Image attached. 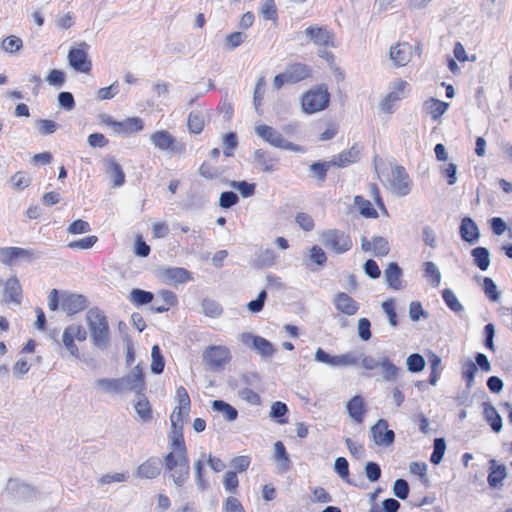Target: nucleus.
Wrapping results in <instances>:
<instances>
[{
  "label": "nucleus",
  "mask_w": 512,
  "mask_h": 512,
  "mask_svg": "<svg viewBox=\"0 0 512 512\" xmlns=\"http://www.w3.org/2000/svg\"><path fill=\"white\" fill-rule=\"evenodd\" d=\"M97 386L103 393L107 394H121L126 390L141 394L145 390V381L141 370H137L123 378L99 379Z\"/></svg>",
  "instance_id": "nucleus-1"
},
{
  "label": "nucleus",
  "mask_w": 512,
  "mask_h": 512,
  "mask_svg": "<svg viewBox=\"0 0 512 512\" xmlns=\"http://www.w3.org/2000/svg\"><path fill=\"white\" fill-rule=\"evenodd\" d=\"M91 340L94 346L105 349L110 341V328L107 316L99 308H91L85 315Z\"/></svg>",
  "instance_id": "nucleus-2"
},
{
  "label": "nucleus",
  "mask_w": 512,
  "mask_h": 512,
  "mask_svg": "<svg viewBox=\"0 0 512 512\" xmlns=\"http://www.w3.org/2000/svg\"><path fill=\"white\" fill-rule=\"evenodd\" d=\"M301 108L306 114L325 110L330 103V93L325 84H319L305 91L301 96Z\"/></svg>",
  "instance_id": "nucleus-3"
},
{
  "label": "nucleus",
  "mask_w": 512,
  "mask_h": 512,
  "mask_svg": "<svg viewBox=\"0 0 512 512\" xmlns=\"http://www.w3.org/2000/svg\"><path fill=\"white\" fill-rule=\"evenodd\" d=\"M313 76L311 66L301 63H290L283 73L274 77L273 85L276 89L282 88L285 84H297L299 82L310 79Z\"/></svg>",
  "instance_id": "nucleus-4"
},
{
  "label": "nucleus",
  "mask_w": 512,
  "mask_h": 512,
  "mask_svg": "<svg viewBox=\"0 0 512 512\" xmlns=\"http://www.w3.org/2000/svg\"><path fill=\"white\" fill-rule=\"evenodd\" d=\"M164 461L165 467L170 472V476L173 478L174 483L178 486L183 485L190 475L188 454H167Z\"/></svg>",
  "instance_id": "nucleus-5"
},
{
  "label": "nucleus",
  "mask_w": 512,
  "mask_h": 512,
  "mask_svg": "<svg viewBox=\"0 0 512 512\" xmlns=\"http://www.w3.org/2000/svg\"><path fill=\"white\" fill-rule=\"evenodd\" d=\"M205 366L212 371H220L231 361V352L224 345H210L202 354Z\"/></svg>",
  "instance_id": "nucleus-6"
},
{
  "label": "nucleus",
  "mask_w": 512,
  "mask_h": 512,
  "mask_svg": "<svg viewBox=\"0 0 512 512\" xmlns=\"http://www.w3.org/2000/svg\"><path fill=\"white\" fill-rule=\"evenodd\" d=\"M322 241L327 249L337 254L349 251L353 245L349 234L338 229H331L323 232Z\"/></svg>",
  "instance_id": "nucleus-7"
},
{
  "label": "nucleus",
  "mask_w": 512,
  "mask_h": 512,
  "mask_svg": "<svg viewBox=\"0 0 512 512\" xmlns=\"http://www.w3.org/2000/svg\"><path fill=\"white\" fill-rule=\"evenodd\" d=\"M177 405L170 415L172 427H183L184 419L188 416L191 409V400L185 387L180 386L176 390Z\"/></svg>",
  "instance_id": "nucleus-8"
},
{
  "label": "nucleus",
  "mask_w": 512,
  "mask_h": 512,
  "mask_svg": "<svg viewBox=\"0 0 512 512\" xmlns=\"http://www.w3.org/2000/svg\"><path fill=\"white\" fill-rule=\"evenodd\" d=\"M87 339V332L85 328L80 324L68 325L62 335V341L65 348L74 357L80 356V351L76 342L83 343Z\"/></svg>",
  "instance_id": "nucleus-9"
},
{
  "label": "nucleus",
  "mask_w": 512,
  "mask_h": 512,
  "mask_svg": "<svg viewBox=\"0 0 512 512\" xmlns=\"http://www.w3.org/2000/svg\"><path fill=\"white\" fill-rule=\"evenodd\" d=\"M257 134L272 146L294 152L302 151V148L287 141L283 135L268 125H260L256 128Z\"/></svg>",
  "instance_id": "nucleus-10"
},
{
  "label": "nucleus",
  "mask_w": 512,
  "mask_h": 512,
  "mask_svg": "<svg viewBox=\"0 0 512 512\" xmlns=\"http://www.w3.org/2000/svg\"><path fill=\"white\" fill-rule=\"evenodd\" d=\"M150 138L154 146L159 150H170L178 154H182L186 150L185 144L177 142L175 137L167 130L156 131L151 134Z\"/></svg>",
  "instance_id": "nucleus-11"
},
{
  "label": "nucleus",
  "mask_w": 512,
  "mask_h": 512,
  "mask_svg": "<svg viewBox=\"0 0 512 512\" xmlns=\"http://www.w3.org/2000/svg\"><path fill=\"white\" fill-rule=\"evenodd\" d=\"M103 122L119 135H131L144 129V122L140 117H129L123 121H116L107 117Z\"/></svg>",
  "instance_id": "nucleus-12"
},
{
  "label": "nucleus",
  "mask_w": 512,
  "mask_h": 512,
  "mask_svg": "<svg viewBox=\"0 0 512 512\" xmlns=\"http://www.w3.org/2000/svg\"><path fill=\"white\" fill-rule=\"evenodd\" d=\"M87 48L86 43H81L78 48H72L68 53L69 64L76 71L88 73L91 70V62L86 52Z\"/></svg>",
  "instance_id": "nucleus-13"
},
{
  "label": "nucleus",
  "mask_w": 512,
  "mask_h": 512,
  "mask_svg": "<svg viewBox=\"0 0 512 512\" xmlns=\"http://www.w3.org/2000/svg\"><path fill=\"white\" fill-rule=\"evenodd\" d=\"M385 419H379L370 429L373 441L379 446H389L394 442L395 434L388 428Z\"/></svg>",
  "instance_id": "nucleus-14"
},
{
  "label": "nucleus",
  "mask_w": 512,
  "mask_h": 512,
  "mask_svg": "<svg viewBox=\"0 0 512 512\" xmlns=\"http://www.w3.org/2000/svg\"><path fill=\"white\" fill-rule=\"evenodd\" d=\"M408 87L409 84L405 80L398 79L394 81L391 91L381 103L382 110L386 113H392L395 102L404 98Z\"/></svg>",
  "instance_id": "nucleus-15"
},
{
  "label": "nucleus",
  "mask_w": 512,
  "mask_h": 512,
  "mask_svg": "<svg viewBox=\"0 0 512 512\" xmlns=\"http://www.w3.org/2000/svg\"><path fill=\"white\" fill-rule=\"evenodd\" d=\"M391 186L399 196H405L410 192L411 181L403 166H396L393 168Z\"/></svg>",
  "instance_id": "nucleus-16"
},
{
  "label": "nucleus",
  "mask_w": 512,
  "mask_h": 512,
  "mask_svg": "<svg viewBox=\"0 0 512 512\" xmlns=\"http://www.w3.org/2000/svg\"><path fill=\"white\" fill-rule=\"evenodd\" d=\"M60 307L68 315H74L87 307V301L82 295L64 293L61 296Z\"/></svg>",
  "instance_id": "nucleus-17"
},
{
  "label": "nucleus",
  "mask_w": 512,
  "mask_h": 512,
  "mask_svg": "<svg viewBox=\"0 0 512 512\" xmlns=\"http://www.w3.org/2000/svg\"><path fill=\"white\" fill-rule=\"evenodd\" d=\"M33 252L20 247H2L0 248V262L11 266L20 259H31Z\"/></svg>",
  "instance_id": "nucleus-18"
},
{
  "label": "nucleus",
  "mask_w": 512,
  "mask_h": 512,
  "mask_svg": "<svg viewBox=\"0 0 512 512\" xmlns=\"http://www.w3.org/2000/svg\"><path fill=\"white\" fill-rule=\"evenodd\" d=\"M3 297L7 303H14L16 305L21 304L23 298V290L17 277L13 276L5 281Z\"/></svg>",
  "instance_id": "nucleus-19"
},
{
  "label": "nucleus",
  "mask_w": 512,
  "mask_h": 512,
  "mask_svg": "<svg viewBox=\"0 0 512 512\" xmlns=\"http://www.w3.org/2000/svg\"><path fill=\"white\" fill-rule=\"evenodd\" d=\"M333 302L337 311L347 316L355 315L359 309L358 303L344 292L337 293Z\"/></svg>",
  "instance_id": "nucleus-20"
},
{
  "label": "nucleus",
  "mask_w": 512,
  "mask_h": 512,
  "mask_svg": "<svg viewBox=\"0 0 512 512\" xmlns=\"http://www.w3.org/2000/svg\"><path fill=\"white\" fill-rule=\"evenodd\" d=\"M347 412L351 419L357 423L362 424L366 414V406L362 396H353L346 405Z\"/></svg>",
  "instance_id": "nucleus-21"
},
{
  "label": "nucleus",
  "mask_w": 512,
  "mask_h": 512,
  "mask_svg": "<svg viewBox=\"0 0 512 512\" xmlns=\"http://www.w3.org/2000/svg\"><path fill=\"white\" fill-rule=\"evenodd\" d=\"M162 277L169 284H182L192 279L191 273L181 267H169L162 270Z\"/></svg>",
  "instance_id": "nucleus-22"
},
{
  "label": "nucleus",
  "mask_w": 512,
  "mask_h": 512,
  "mask_svg": "<svg viewBox=\"0 0 512 512\" xmlns=\"http://www.w3.org/2000/svg\"><path fill=\"white\" fill-rule=\"evenodd\" d=\"M254 160L263 172H273L278 168V158L266 150L257 149Z\"/></svg>",
  "instance_id": "nucleus-23"
},
{
  "label": "nucleus",
  "mask_w": 512,
  "mask_h": 512,
  "mask_svg": "<svg viewBox=\"0 0 512 512\" xmlns=\"http://www.w3.org/2000/svg\"><path fill=\"white\" fill-rule=\"evenodd\" d=\"M361 148L355 144L349 149L343 150L333 157V166L346 167L350 164L356 163L360 158Z\"/></svg>",
  "instance_id": "nucleus-24"
},
{
  "label": "nucleus",
  "mask_w": 512,
  "mask_h": 512,
  "mask_svg": "<svg viewBox=\"0 0 512 512\" xmlns=\"http://www.w3.org/2000/svg\"><path fill=\"white\" fill-rule=\"evenodd\" d=\"M171 452L168 454L185 455L188 454L183 436V427H172L169 434Z\"/></svg>",
  "instance_id": "nucleus-25"
},
{
  "label": "nucleus",
  "mask_w": 512,
  "mask_h": 512,
  "mask_svg": "<svg viewBox=\"0 0 512 512\" xmlns=\"http://www.w3.org/2000/svg\"><path fill=\"white\" fill-rule=\"evenodd\" d=\"M361 246L364 251H372L376 257L386 256L390 251L389 243L383 237H374L372 241L364 238Z\"/></svg>",
  "instance_id": "nucleus-26"
},
{
  "label": "nucleus",
  "mask_w": 512,
  "mask_h": 512,
  "mask_svg": "<svg viewBox=\"0 0 512 512\" xmlns=\"http://www.w3.org/2000/svg\"><path fill=\"white\" fill-rule=\"evenodd\" d=\"M412 47L408 43H398L390 49V57L398 66H405L411 57Z\"/></svg>",
  "instance_id": "nucleus-27"
},
{
  "label": "nucleus",
  "mask_w": 512,
  "mask_h": 512,
  "mask_svg": "<svg viewBox=\"0 0 512 512\" xmlns=\"http://www.w3.org/2000/svg\"><path fill=\"white\" fill-rule=\"evenodd\" d=\"M402 269L395 262L389 263L384 271V276L389 288L400 290L402 288Z\"/></svg>",
  "instance_id": "nucleus-28"
},
{
  "label": "nucleus",
  "mask_w": 512,
  "mask_h": 512,
  "mask_svg": "<svg viewBox=\"0 0 512 512\" xmlns=\"http://www.w3.org/2000/svg\"><path fill=\"white\" fill-rule=\"evenodd\" d=\"M490 472L487 481L490 487L497 488L502 485L503 480L506 478L507 470L505 465L497 464L495 460H490Z\"/></svg>",
  "instance_id": "nucleus-29"
},
{
  "label": "nucleus",
  "mask_w": 512,
  "mask_h": 512,
  "mask_svg": "<svg viewBox=\"0 0 512 512\" xmlns=\"http://www.w3.org/2000/svg\"><path fill=\"white\" fill-rule=\"evenodd\" d=\"M460 235L464 241L469 243H474L479 239V229L470 217L462 219L460 224Z\"/></svg>",
  "instance_id": "nucleus-30"
},
{
  "label": "nucleus",
  "mask_w": 512,
  "mask_h": 512,
  "mask_svg": "<svg viewBox=\"0 0 512 512\" xmlns=\"http://www.w3.org/2000/svg\"><path fill=\"white\" fill-rule=\"evenodd\" d=\"M158 297L161 300V304L153 307V310L156 313L167 312L178 303L176 294L170 290H160L158 292Z\"/></svg>",
  "instance_id": "nucleus-31"
},
{
  "label": "nucleus",
  "mask_w": 512,
  "mask_h": 512,
  "mask_svg": "<svg viewBox=\"0 0 512 512\" xmlns=\"http://www.w3.org/2000/svg\"><path fill=\"white\" fill-rule=\"evenodd\" d=\"M483 415L487 423L490 425L495 433L500 432L502 429V418L490 403L483 404Z\"/></svg>",
  "instance_id": "nucleus-32"
},
{
  "label": "nucleus",
  "mask_w": 512,
  "mask_h": 512,
  "mask_svg": "<svg viewBox=\"0 0 512 512\" xmlns=\"http://www.w3.org/2000/svg\"><path fill=\"white\" fill-rule=\"evenodd\" d=\"M140 395L141 397L135 402L134 408L143 422H149L153 418L152 406L147 397L143 395V392Z\"/></svg>",
  "instance_id": "nucleus-33"
},
{
  "label": "nucleus",
  "mask_w": 512,
  "mask_h": 512,
  "mask_svg": "<svg viewBox=\"0 0 512 512\" xmlns=\"http://www.w3.org/2000/svg\"><path fill=\"white\" fill-rule=\"evenodd\" d=\"M200 176L207 180H214L219 178L224 172L225 169L216 165V163L211 161H204L198 169Z\"/></svg>",
  "instance_id": "nucleus-34"
},
{
  "label": "nucleus",
  "mask_w": 512,
  "mask_h": 512,
  "mask_svg": "<svg viewBox=\"0 0 512 512\" xmlns=\"http://www.w3.org/2000/svg\"><path fill=\"white\" fill-rule=\"evenodd\" d=\"M354 204L357 206L359 213L368 219H375L378 217L377 210L372 206V203L365 199L363 196L357 195L354 197Z\"/></svg>",
  "instance_id": "nucleus-35"
},
{
  "label": "nucleus",
  "mask_w": 512,
  "mask_h": 512,
  "mask_svg": "<svg viewBox=\"0 0 512 512\" xmlns=\"http://www.w3.org/2000/svg\"><path fill=\"white\" fill-rule=\"evenodd\" d=\"M471 255L474 264L481 270L486 271L490 265V254L485 247H476L472 249Z\"/></svg>",
  "instance_id": "nucleus-36"
},
{
  "label": "nucleus",
  "mask_w": 512,
  "mask_h": 512,
  "mask_svg": "<svg viewBox=\"0 0 512 512\" xmlns=\"http://www.w3.org/2000/svg\"><path fill=\"white\" fill-rule=\"evenodd\" d=\"M427 112L434 119H439L448 109L449 104L436 98H431L425 103Z\"/></svg>",
  "instance_id": "nucleus-37"
},
{
  "label": "nucleus",
  "mask_w": 512,
  "mask_h": 512,
  "mask_svg": "<svg viewBox=\"0 0 512 512\" xmlns=\"http://www.w3.org/2000/svg\"><path fill=\"white\" fill-rule=\"evenodd\" d=\"M205 127V116L201 111H191L188 116V128L193 134H200Z\"/></svg>",
  "instance_id": "nucleus-38"
},
{
  "label": "nucleus",
  "mask_w": 512,
  "mask_h": 512,
  "mask_svg": "<svg viewBox=\"0 0 512 512\" xmlns=\"http://www.w3.org/2000/svg\"><path fill=\"white\" fill-rule=\"evenodd\" d=\"M154 294L139 288L133 289L129 294V301L135 306H142L153 301Z\"/></svg>",
  "instance_id": "nucleus-39"
},
{
  "label": "nucleus",
  "mask_w": 512,
  "mask_h": 512,
  "mask_svg": "<svg viewBox=\"0 0 512 512\" xmlns=\"http://www.w3.org/2000/svg\"><path fill=\"white\" fill-rule=\"evenodd\" d=\"M138 475L143 478L152 479L160 473L158 462L155 459H148L138 467Z\"/></svg>",
  "instance_id": "nucleus-40"
},
{
  "label": "nucleus",
  "mask_w": 512,
  "mask_h": 512,
  "mask_svg": "<svg viewBox=\"0 0 512 512\" xmlns=\"http://www.w3.org/2000/svg\"><path fill=\"white\" fill-rule=\"evenodd\" d=\"M212 407L214 410L221 412L224 419L227 421H234L238 416L237 410L232 405L222 400L213 401Z\"/></svg>",
  "instance_id": "nucleus-41"
},
{
  "label": "nucleus",
  "mask_w": 512,
  "mask_h": 512,
  "mask_svg": "<svg viewBox=\"0 0 512 512\" xmlns=\"http://www.w3.org/2000/svg\"><path fill=\"white\" fill-rule=\"evenodd\" d=\"M379 367H381L383 372V378L386 381H394L397 379L399 375V368L395 364H393L389 358H382Z\"/></svg>",
  "instance_id": "nucleus-42"
},
{
  "label": "nucleus",
  "mask_w": 512,
  "mask_h": 512,
  "mask_svg": "<svg viewBox=\"0 0 512 512\" xmlns=\"http://www.w3.org/2000/svg\"><path fill=\"white\" fill-rule=\"evenodd\" d=\"M476 373L477 366L473 361L468 360L462 364L461 375L467 388H471L473 386Z\"/></svg>",
  "instance_id": "nucleus-43"
},
{
  "label": "nucleus",
  "mask_w": 512,
  "mask_h": 512,
  "mask_svg": "<svg viewBox=\"0 0 512 512\" xmlns=\"http://www.w3.org/2000/svg\"><path fill=\"white\" fill-rule=\"evenodd\" d=\"M201 306L203 309V313L205 314V316L209 318H218L219 316H221L223 312V308L221 307V305L213 299H203Z\"/></svg>",
  "instance_id": "nucleus-44"
},
{
  "label": "nucleus",
  "mask_w": 512,
  "mask_h": 512,
  "mask_svg": "<svg viewBox=\"0 0 512 512\" xmlns=\"http://www.w3.org/2000/svg\"><path fill=\"white\" fill-rule=\"evenodd\" d=\"M253 346L262 356L265 357H270L275 352L273 344L261 336L253 337Z\"/></svg>",
  "instance_id": "nucleus-45"
},
{
  "label": "nucleus",
  "mask_w": 512,
  "mask_h": 512,
  "mask_svg": "<svg viewBox=\"0 0 512 512\" xmlns=\"http://www.w3.org/2000/svg\"><path fill=\"white\" fill-rule=\"evenodd\" d=\"M151 357V371L155 374L162 373L165 367V361L158 345L152 347Z\"/></svg>",
  "instance_id": "nucleus-46"
},
{
  "label": "nucleus",
  "mask_w": 512,
  "mask_h": 512,
  "mask_svg": "<svg viewBox=\"0 0 512 512\" xmlns=\"http://www.w3.org/2000/svg\"><path fill=\"white\" fill-rule=\"evenodd\" d=\"M22 40L15 34H10L8 37L3 39L1 46L4 51L8 53H15L22 47Z\"/></svg>",
  "instance_id": "nucleus-47"
},
{
  "label": "nucleus",
  "mask_w": 512,
  "mask_h": 512,
  "mask_svg": "<svg viewBox=\"0 0 512 512\" xmlns=\"http://www.w3.org/2000/svg\"><path fill=\"white\" fill-rule=\"evenodd\" d=\"M223 144H224V155L226 157H232L234 155V151L238 146V139L237 135L234 132H229L225 134L223 137Z\"/></svg>",
  "instance_id": "nucleus-48"
},
{
  "label": "nucleus",
  "mask_w": 512,
  "mask_h": 512,
  "mask_svg": "<svg viewBox=\"0 0 512 512\" xmlns=\"http://www.w3.org/2000/svg\"><path fill=\"white\" fill-rule=\"evenodd\" d=\"M275 458L278 462L281 463L284 470L289 469L290 467V459L287 454L286 448L281 441H277L274 444Z\"/></svg>",
  "instance_id": "nucleus-49"
},
{
  "label": "nucleus",
  "mask_w": 512,
  "mask_h": 512,
  "mask_svg": "<svg viewBox=\"0 0 512 512\" xmlns=\"http://www.w3.org/2000/svg\"><path fill=\"white\" fill-rule=\"evenodd\" d=\"M261 15L266 20H277L278 10L274 0H265L262 3Z\"/></svg>",
  "instance_id": "nucleus-50"
},
{
  "label": "nucleus",
  "mask_w": 512,
  "mask_h": 512,
  "mask_svg": "<svg viewBox=\"0 0 512 512\" xmlns=\"http://www.w3.org/2000/svg\"><path fill=\"white\" fill-rule=\"evenodd\" d=\"M425 276L429 279L433 286H438L441 281V274L433 262L427 261L424 263Z\"/></svg>",
  "instance_id": "nucleus-51"
},
{
  "label": "nucleus",
  "mask_w": 512,
  "mask_h": 512,
  "mask_svg": "<svg viewBox=\"0 0 512 512\" xmlns=\"http://www.w3.org/2000/svg\"><path fill=\"white\" fill-rule=\"evenodd\" d=\"M109 173L113 180L114 186H121L125 182V174L120 164L115 161L109 163Z\"/></svg>",
  "instance_id": "nucleus-52"
},
{
  "label": "nucleus",
  "mask_w": 512,
  "mask_h": 512,
  "mask_svg": "<svg viewBox=\"0 0 512 512\" xmlns=\"http://www.w3.org/2000/svg\"><path fill=\"white\" fill-rule=\"evenodd\" d=\"M10 181L14 189L24 190L30 185L31 179L27 173L18 171L11 177Z\"/></svg>",
  "instance_id": "nucleus-53"
},
{
  "label": "nucleus",
  "mask_w": 512,
  "mask_h": 512,
  "mask_svg": "<svg viewBox=\"0 0 512 512\" xmlns=\"http://www.w3.org/2000/svg\"><path fill=\"white\" fill-rule=\"evenodd\" d=\"M98 241L96 235H90L79 240L71 241L68 243V247L71 249L86 250L93 247Z\"/></svg>",
  "instance_id": "nucleus-54"
},
{
  "label": "nucleus",
  "mask_w": 512,
  "mask_h": 512,
  "mask_svg": "<svg viewBox=\"0 0 512 512\" xmlns=\"http://www.w3.org/2000/svg\"><path fill=\"white\" fill-rule=\"evenodd\" d=\"M230 186L237 189L239 193L245 198L254 195L256 190V185L247 181H232Z\"/></svg>",
  "instance_id": "nucleus-55"
},
{
  "label": "nucleus",
  "mask_w": 512,
  "mask_h": 512,
  "mask_svg": "<svg viewBox=\"0 0 512 512\" xmlns=\"http://www.w3.org/2000/svg\"><path fill=\"white\" fill-rule=\"evenodd\" d=\"M446 443L443 438H436L434 440V450L431 454L430 461L433 464H439L445 453Z\"/></svg>",
  "instance_id": "nucleus-56"
},
{
  "label": "nucleus",
  "mask_w": 512,
  "mask_h": 512,
  "mask_svg": "<svg viewBox=\"0 0 512 512\" xmlns=\"http://www.w3.org/2000/svg\"><path fill=\"white\" fill-rule=\"evenodd\" d=\"M331 166H333L332 160L330 162H315L310 169L318 180L324 181Z\"/></svg>",
  "instance_id": "nucleus-57"
},
{
  "label": "nucleus",
  "mask_w": 512,
  "mask_h": 512,
  "mask_svg": "<svg viewBox=\"0 0 512 512\" xmlns=\"http://www.w3.org/2000/svg\"><path fill=\"white\" fill-rule=\"evenodd\" d=\"M442 298L446 305L455 312H459L463 309L461 303L458 301L456 295L450 289H444L442 292Z\"/></svg>",
  "instance_id": "nucleus-58"
},
{
  "label": "nucleus",
  "mask_w": 512,
  "mask_h": 512,
  "mask_svg": "<svg viewBox=\"0 0 512 512\" xmlns=\"http://www.w3.org/2000/svg\"><path fill=\"white\" fill-rule=\"evenodd\" d=\"M407 366L411 372H420L425 367V360L422 355L414 353L407 358Z\"/></svg>",
  "instance_id": "nucleus-59"
},
{
  "label": "nucleus",
  "mask_w": 512,
  "mask_h": 512,
  "mask_svg": "<svg viewBox=\"0 0 512 512\" xmlns=\"http://www.w3.org/2000/svg\"><path fill=\"white\" fill-rule=\"evenodd\" d=\"M357 364H359V358L353 353L336 355L335 367L356 366Z\"/></svg>",
  "instance_id": "nucleus-60"
},
{
  "label": "nucleus",
  "mask_w": 512,
  "mask_h": 512,
  "mask_svg": "<svg viewBox=\"0 0 512 512\" xmlns=\"http://www.w3.org/2000/svg\"><path fill=\"white\" fill-rule=\"evenodd\" d=\"M90 230V224L82 219L73 221L67 228V231L73 235L88 233Z\"/></svg>",
  "instance_id": "nucleus-61"
},
{
  "label": "nucleus",
  "mask_w": 512,
  "mask_h": 512,
  "mask_svg": "<svg viewBox=\"0 0 512 512\" xmlns=\"http://www.w3.org/2000/svg\"><path fill=\"white\" fill-rule=\"evenodd\" d=\"M223 485L226 491L234 493L239 486V480L235 471H228L224 475Z\"/></svg>",
  "instance_id": "nucleus-62"
},
{
  "label": "nucleus",
  "mask_w": 512,
  "mask_h": 512,
  "mask_svg": "<svg viewBox=\"0 0 512 512\" xmlns=\"http://www.w3.org/2000/svg\"><path fill=\"white\" fill-rule=\"evenodd\" d=\"M483 289H484L486 296L490 300L497 301L499 299V293L497 291V286L491 278H489V277L484 278Z\"/></svg>",
  "instance_id": "nucleus-63"
},
{
  "label": "nucleus",
  "mask_w": 512,
  "mask_h": 512,
  "mask_svg": "<svg viewBox=\"0 0 512 512\" xmlns=\"http://www.w3.org/2000/svg\"><path fill=\"white\" fill-rule=\"evenodd\" d=\"M223 512H245V509L236 497L229 496L224 501Z\"/></svg>",
  "instance_id": "nucleus-64"
}]
</instances>
